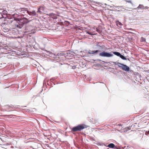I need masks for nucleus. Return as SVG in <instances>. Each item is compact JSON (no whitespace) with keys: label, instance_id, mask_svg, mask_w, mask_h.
<instances>
[{"label":"nucleus","instance_id":"obj_1","mask_svg":"<svg viewBox=\"0 0 149 149\" xmlns=\"http://www.w3.org/2000/svg\"><path fill=\"white\" fill-rule=\"evenodd\" d=\"M17 21V24H15V27L21 28L23 25L28 22V19L26 18H22L20 19L18 18H15L14 19Z\"/></svg>","mask_w":149,"mask_h":149},{"label":"nucleus","instance_id":"obj_2","mask_svg":"<svg viewBox=\"0 0 149 149\" xmlns=\"http://www.w3.org/2000/svg\"><path fill=\"white\" fill-rule=\"evenodd\" d=\"M87 128V126L85 125H79L71 129V132H76L81 131L83 129Z\"/></svg>","mask_w":149,"mask_h":149},{"label":"nucleus","instance_id":"obj_3","mask_svg":"<svg viewBox=\"0 0 149 149\" xmlns=\"http://www.w3.org/2000/svg\"><path fill=\"white\" fill-rule=\"evenodd\" d=\"M118 64L120 65H118V67L120 68L122 70L126 71L128 72L130 70V68L126 65H124L120 63Z\"/></svg>","mask_w":149,"mask_h":149},{"label":"nucleus","instance_id":"obj_4","mask_svg":"<svg viewBox=\"0 0 149 149\" xmlns=\"http://www.w3.org/2000/svg\"><path fill=\"white\" fill-rule=\"evenodd\" d=\"M99 55L102 57H110L113 56V55L109 53L103 51L99 54Z\"/></svg>","mask_w":149,"mask_h":149},{"label":"nucleus","instance_id":"obj_5","mask_svg":"<svg viewBox=\"0 0 149 149\" xmlns=\"http://www.w3.org/2000/svg\"><path fill=\"white\" fill-rule=\"evenodd\" d=\"M45 8L42 6H40L38 9L37 11L38 13H40V14L44 13L45 12Z\"/></svg>","mask_w":149,"mask_h":149},{"label":"nucleus","instance_id":"obj_6","mask_svg":"<svg viewBox=\"0 0 149 149\" xmlns=\"http://www.w3.org/2000/svg\"><path fill=\"white\" fill-rule=\"evenodd\" d=\"M27 12H28V10H26L25 9H23L20 11V14L21 15L24 16L25 13H27Z\"/></svg>","mask_w":149,"mask_h":149},{"label":"nucleus","instance_id":"obj_7","mask_svg":"<svg viewBox=\"0 0 149 149\" xmlns=\"http://www.w3.org/2000/svg\"><path fill=\"white\" fill-rule=\"evenodd\" d=\"M48 15H49L50 17H52L54 19H56L57 18L56 15L55 14L53 13H50Z\"/></svg>","mask_w":149,"mask_h":149},{"label":"nucleus","instance_id":"obj_8","mask_svg":"<svg viewBox=\"0 0 149 149\" xmlns=\"http://www.w3.org/2000/svg\"><path fill=\"white\" fill-rule=\"evenodd\" d=\"M107 147L110 148H115V146L114 144L113 143H111L109 144L107 146Z\"/></svg>","mask_w":149,"mask_h":149},{"label":"nucleus","instance_id":"obj_9","mask_svg":"<svg viewBox=\"0 0 149 149\" xmlns=\"http://www.w3.org/2000/svg\"><path fill=\"white\" fill-rule=\"evenodd\" d=\"M144 8V6L143 5L140 4L139 6L137 7V9H143Z\"/></svg>","mask_w":149,"mask_h":149},{"label":"nucleus","instance_id":"obj_10","mask_svg":"<svg viewBox=\"0 0 149 149\" xmlns=\"http://www.w3.org/2000/svg\"><path fill=\"white\" fill-rule=\"evenodd\" d=\"M112 53L115 55L118 56H120V53L118 52H113Z\"/></svg>","mask_w":149,"mask_h":149},{"label":"nucleus","instance_id":"obj_11","mask_svg":"<svg viewBox=\"0 0 149 149\" xmlns=\"http://www.w3.org/2000/svg\"><path fill=\"white\" fill-rule=\"evenodd\" d=\"M116 23L117 24V26H119V25L121 26L123 25L122 24L118 21H116Z\"/></svg>","mask_w":149,"mask_h":149},{"label":"nucleus","instance_id":"obj_12","mask_svg":"<svg viewBox=\"0 0 149 149\" xmlns=\"http://www.w3.org/2000/svg\"><path fill=\"white\" fill-rule=\"evenodd\" d=\"M123 60H126V59L125 57L124 56H123V55H122L120 54V56H119Z\"/></svg>","mask_w":149,"mask_h":149},{"label":"nucleus","instance_id":"obj_13","mask_svg":"<svg viewBox=\"0 0 149 149\" xmlns=\"http://www.w3.org/2000/svg\"><path fill=\"white\" fill-rule=\"evenodd\" d=\"M31 12V15H36V13L35 10H33Z\"/></svg>","mask_w":149,"mask_h":149},{"label":"nucleus","instance_id":"obj_14","mask_svg":"<svg viewBox=\"0 0 149 149\" xmlns=\"http://www.w3.org/2000/svg\"><path fill=\"white\" fill-rule=\"evenodd\" d=\"M99 52V51L98 50H97L95 51H91V53L92 54H94L95 53H96Z\"/></svg>","mask_w":149,"mask_h":149},{"label":"nucleus","instance_id":"obj_15","mask_svg":"<svg viewBox=\"0 0 149 149\" xmlns=\"http://www.w3.org/2000/svg\"><path fill=\"white\" fill-rule=\"evenodd\" d=\"M125 1L128 3H132V1L131 0H125Z\"/></svg>","mask_w":149,"mask_h":149},{"label":"nucleus","instance_id":"obj_16","mask_svg":"<svg viewBox=\"0 0 149 149\" xmlns=\"http://www.w3.org/2000/svg\"><path fill=\"white\" fill-rule=\"evenodd\" d=\"M27 13H28L29 15H31V11H29L28 10V12H27Z\"/></svg>","mask_w":149,"mask_h":149},{"label":"nucleus","instance_id":"obj_17","mask_svg":"<svg viewBox=\"0 0 149 149\" xmlns=\"http://www.w3.org/2000/svg\"><path fill=\"white\" fill-rule=\"evenodd\" d=\"M149 134V131H146L145 133V134L146 135H148V134Z\"/></svg>","mask_w":149,"mask_h":149},{"label":"nucleus","instance_id":"obj_18","mask_svg":"<svg viewBox=\"0 0 149 149\" xmlns=\"http://www.w3.org/2000/svg\"><path fill=\"white\" fill-rule=\"evenodd\" d=\"M149 8V7L147 6L144 7V8L143 9H148Z\"/></svg>","mask_w":149,"mask_h":149},{"label":"nucleus","instance_id":"obj_19","mask_svg":"<svg viewBox=\"0 0 149 149\" xmlns=\"http://www.w3.org/2000/svg\"><path fill=\"white\" fill-rule=\"evenodd\" d=\"M97 31L99 33H101V31H100L98 29H97Z\"/></svg>","mask_w":149,"mask_h":149},{"label":"nucleus","instance_id":"obj_20","mask_svg":"<svg viewBox=\"0 0 149 149\" xmlns=\"http://www.w3.org/2000/svg\"><path fill=\"white\" fill-rule=\"evenodd\" d=\"M3 116L4 117H5V116H10L8 115H3Z\"/></svg>","mask_w":149,"mask_h":149},{"label":"nucleus","instance_id":"obj_21","mask_svg":"<svg viewBox=\"0 0 149 149\" xmlns=\"http://www.w3.org/2000/svg\"><path fill=\"white\" fill-rule=\"evenodd\" d=\"M88 33L89 34H90V35H93L91 33H90L89 32H88Z\"/></svg>","mask_w":149,"mask_h":149},{"label":"nucleus","instance_id":"obj_22","mask_svg":"<svg viewBox=\"0 0 149 149\" xmlns=\"http://www.w3.org/2000/svg\"><path fill=\"white\" fill-rule=\"evenodd\" d=\"M148 1H149V0H148Z\"/></svg>","mask_w":149,"mask_h":149}]
</instances>
